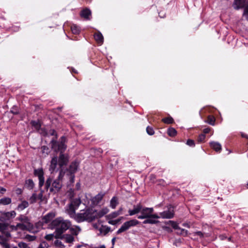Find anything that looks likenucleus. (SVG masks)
<instances>
[{
  "label": "nucleus",
  "instance_id": "3",
  "mask_svg": "<svg viewBox=\"0 0 248 248\" xmlns=\"http://www.w3.org/2000/svg\"><path fill=\"white\" fill-rule=\"evenodd\" d=\"M68 160L67 157L63 154L62 153H61L58 161L57 156H54L52 158L49 167L50 171H51V172L54 171L58 164L60 167L66 165Z\"/></svg>",
  "mask_w": 248,
  "mask_h": 248
},
{
  "label": "nucleus",
  "instance_id": "63",
  "mask_svg": "<svg viewBox=\"0 0 248 248\" xmlns=\"http://www.w3.org/2000/svg\"><path fill=\"white\" fill-rule=\"evenodd\" d=\"M11 248H19L16 247V246H14V247H11Z\"/></svg>",
  "mask_w": 248,
  "mask_h": 248
},
{
  "label": "nucleus",
  "instance_id": "33",
  "mask_svg": "<svg viewBox=\"0 0 248 248\" xmlns=\"http://www.w3.org/2000/svg\"><path fill=\"white\" fill-rule=\"evenodd\" d=\"M26 186L29 189L33 188L34 186V183L31 179H28L26 181Z\"/></svg>",
  "mask_w": 248,
  "mask_h": 248
},
{
  "label": "nucleus",
  "instance_id": "34",
  "mask_svg": "<svg viewBox=\"0 0 248 248\" xmlns=\"http://www.w3.org/2000/svg\"><path fill=\"white\" fill-rule=\"evenodd\" d=\"M37 200V195L36 193H33L31 196L29 198V201L30 203L32 204L36 202Z\"/></svg>",
  "mask_w": 248,
  "mask_h": 248
},
{
  "label": "nucleus",
  "instance_id": "60",
  "mask_svg": "<svg viewBox=\"0 0 248 248\" xmlns=\"http://www.w3.org/2000/svg\"><path fill=\"white\" fill-rule=\"evenodd\" d=\"M183 225L184 226H185V227H187V228H189V227H190V226H189V225L188 224H186V223H184V224H183Z\"/></svg>",
  "mask_w": 248,
  "mask_h": 248
},
{
  "label": "nucleus",
  "instance_id": "22",
  "mask_svg": "<svg viewBox=\"0 0 248 248\" xmlns=\"http://www.w3.org/2000/svg\"><path fill=\"white\" fill-rule=\"evenodd\" d=\"M98 230L100 234L105 235L109 232L110 228L106 226L101 225L98 227Z\"/></svg>",
  "mask_w": 248,
  "mask_h": 248
},
{
  "label": "nucleus",
  "instance_id": "39",
  "mask_svg": "<svg viewBox=\"0 0 248 248\" xmlns=\"http://www.w3.org/2000/svg\"><path fill=\"white\" fill-rule=\"evenodd\" d=\"M162 121L164 123L170 124H172L173 122V120L171 117H169L163 119Z\"/></svg>",
  "mask_w": 248,
  "mask_h": 248
},
{
  "label": "nucleus",
  "instance_id": "8",
  "mask_svg": "<svg viewBox=\"0 0 248 248\" xmlns=\"http://www.w3.org/2000/svg\"><path fill=\"white\" fill-rule=\"evenodd\" d=\"M160 217H162L163 218H171L174 216V211L173 207L170 206L168 210L167 211H164L162 212L159 213V216H158Z\"/></svg>",
  "mask_w": 248,
  "mask_h": 248
},
{
  "label": "nucleus",
  "instance_id": "56",
  "mask_svg": "<svg viewBox=\"0 0 248 248\" xmlns=\"http://www.w3.org/2000/svg\"><path fill=\"white\" fill-rule=\"evenodd\" d=\"M195 234L200 236L201 237L203 236V234L201 232H195Z\"/></svg>",
  "mask_w": 248,
  "mask_h": 248
},
{
  "label": "nucleus",
  "instance_id": "61",
  "mask_svg": "<svg viewBox=\"0 0 248 248\" xmlns=\"http://www.w3.org/2000/svg\"><path fill=\"white\" fill-rule=\"evenodd\" d=\"M111 242H112V245H113L115 242V238H112Z\"/></svg>",
  "mask_w": 248,
  "mask_h": 248
},
{
  "label": "nucleus",
  "instance_id": "41",
  "mask_svg": "<svg viewBox=\"0 0 248 248\" xmlns=\"http://www.w3.org/2000/svg\"><path fill=\"white\" fill-rule=\"evenodd\" d=\"M215 119L214 117L209 116L208 117L207 123L211 125H214Z\"/></svg>",
  "mask_w": 248,
  "mask_h": 248
},
{
  "label": "nucleus",
  "instance_id": "26",
  "mask_svg": "<svg viewBox=\"0 0 248 248\" xmlns=\"http://www.w3.org/2000/svg\"><path fill=\"white\" fill-rule=\"evenodd\" d=\"M29 206V203L26 201H22L17 206V209L19 210H23Z\"/></svg>",
  "mask_w": 248,
  "mask_h": 248
},
{
  "label": "nucleus",
  "instance_id": "7",
  "mask_svg": "<svg viewBox=\"0 0 248 248\" xmlns=\"http://www.w3.org/2000/svg\"><path fill=\"white\" fill-rule=\"evenodd\" d=\"M64 172L62 170H61L60 172L59 175L57 179L54 181L52 186V188H51V191L52 190L53 188H55L56 190L58 191L62 187V179L64 175Z\"/></svg>",
  "mask_w": 248,
  "mask_h": 248
},
{
  "label": "nucleus",
  "instance_id": "35",
  "mask_svg": "<svg viewBox=\"0 0 248 248\" xmlns=\"http://www.w3.org/2000/svg\"><path fill=\"white\" fill-rule=\"evenodd\" d=\"M19 248H31L28 244L23 242H20L17 244Z\"/></svg>",
  "mask_w": 248,
  "mask_h": 248
},
{
  "label": "nucleus",
  "instance_id": "48",
  "mask_svg": "<svg viewBox=\"0 0 248 248\" xmlns=\"http://www.w3.org/2000/svg\"><path fill=\"white\" fill-rule=\"evenodd\" d=\"M205 138V134H202L200 135L199 136L198 141L199 142H202L204 140Z\"/></svg>",
  "mask_w": 248,
  "mask_h": 248
},
{
  "label": "nucleus",
  "instance_id": "21",
  "mask_svg": "<svg viewBox=\"0 0 248 248\" xmlns=\"http://www.w3.org/2000/svg\"><path fill=\"white\" fill-rule=\"evenodd\" d=\"M55 146H58V150L61 151V153H62L66 149V145L63 141L58 144L56 142L53 143L52 148H55Z\"/></svg>",
  "mask_w": 248,
  "mask_h": 248
},
{
  "label": "nucleus",
  "instance_id": "52",
  "mask_svg": "<svg viewBox=\"0 0 248 248\" xmlns=\"http://www.w3.org/2000/svg\"><path fill=\"white\" fill-rule=\"evenodd\" d=\"M37 199L40 200L41 201H44L45 200V198L43 197L42 192H40L38 195H37Z\"/></svg>",
  "mask_w": 248,
  "mask_h": 248
},
{
  "label": "nucleus",
  "instance_id": "25",
  "mask_svg": "<svg viewBox=\"0 0 248 248\" xmlns=\"http://www.w3.org/2000/svg\"><path fill=\"white\" fill-rule=\"evenodd\" d=\"M156 217H147L143 223L144 224H155L158 222V221L156 220L155 219H157Z\"/></svg>",
  "mask_w": 248,
  "mask_h": 248
},
{
  "label": "nucleus",
  "instance_id": "11",
  "mask_svg": "<svg viewBox=\"0 0 248 248\" xmlns=\"http://www.w3.org/2000/svg\"><path fill=\"white\" fill-rule=\"evenodd\" d=\"M77 209L75 207L73 206L72 204L70 203L66 206V212L71 217L75 219V217L77 214H75V211Z\"/></svg>",
  "mask_w": 248,
  "mask_h": 248
},
{
  "label": "nucleus",
  "instance_id": "42",
  "mask_svg": "<svg viewBox=\"0 0 248 248\" xmlns=\"http://www.w3.org/2000/svg\"><path fill=\"white\" fill-rule=\"evenodd\" d=\"M177 233L184 236H186L187 234V231L180 228Z\"/></svg>",
  "mask_w": 248,
  "mask_h": 248
},
{
  "label": "nucleus",
  "instance_id": "2",
  "mask_svg": "<svg viewBox=\"0 0 248 248\" xmlns=\"http://www.w3.org/2000/svg\"><path fill=\"white\" fill-rule=\"evenodd\" d=\"M97 211L93 209H87L85 210L81 211L80 213L77 214L75 217V219L78 222H80L87 220L92 221L96 218Z\"/></svg>",
  "mask_w": 248,
  "mask_h": 248
},
{
  "label": "nucleus",
  "instance_id": "16",
  "mask_svg": "<svg viewBox=\"0 0 248 248\" xmlns=\"http://www.w3.org/2000/svg\"><path fill=\"white\" fill-rule=\"evenodd\" d=\"M142 209V206L140 204H138L134 206V208L132 210H129L128 213L130 216H133L141 212Z\"/></svg>",
  "mask_w": 248,
  "mask_h": 248
},
{
  "label": "nucleus",
  "instance_id": "44",
  "mask_svg": "<svg viewBox=\"0 0 248 248\" xmlns=\"http://www.w3.org/2000/svg\"><path fill=\"white\" fill-rule=\"evenodd\" d=\"M54 237H55V235H54V234H49L46 235L45 238L47 240L50 241L52 240Z\"/></svg>",
  "mask_w": 248,
  "mask_h": 248
},
{
  "label": "nucleus",
  "instance_id": "15",
  "mask_svg": "<svg viewBox=\"0 0 248 248\" xmlns=\"http://www.w3.org/2000/svg\"><path fill=\"white\" fill-rule=\"evenodd\" d=\"M59 238L62 239L63 240L68 243H72L75 239L74 236L71 234H62V236Z\"/></svg>",
  "mask_w": 248,
  "mask_h": 248
},
{
  "label": "nucleus",
  "instance_id": "19",
  "mask_svg": "<svg viewBox=\"0 0 248 248\" xmlns=\"http://www.w3.org/2000/svg\"><path fill=\"white\" fill-rule=\"evenodd\" d=\"M104 194L102 193H99L95 197H93L92 199V203L93 205H97L102 200Z\"/></svg>",
  "mask_w": 248,
  "mask_h": 248
},
{
  "label": "nucleus",
  "instance_id": "64",
  "mask_svg": "<svg viewBox=\"0 0 248 248\" xmlns=\"http://www.w3.org/2000/svg\"><path fill=\"white\" fill-rule=\"evenodd\" d=\"M42 222H38V225H39L40 224V225L42 226Z\"/></svg>",
  "mask_w": 248,
  "mask_h": 248
},
{
  "label": "nucleus",
  "instance_id": "36",
  "mask_svg": "<svg viewBox=\"0 0 248 248\" xmlns=\"http://www.w3.org/2000/svg\"><path fill=\"white\" fill-rule=\"evenodd\" d=\"M168 134L170 136L173 137L176 134V131L173 128H170L168 130Z\"/></svg>",
  "mask_w": 248,
  "mask_h": 248
},
{
  "label": "nucleus",
  "instance_id": "59",
  "mask_svg": "<svg viewBox=\"0 0 248 248\" xmlns=\"http://www.w3.org/2000/svg\"><path fill=\"white\" fill-rule=\"evenodd\" d=\"M163 228L164 229H165L166 230L168 231H170V232H171L172 230H170L169 227H164Z\"/></svg>",
  "mask_w": 248,
  "mask_h": 248
},
{
  "label": "nucleus",
  "instance_id": "38",
  "mask_svg": "<svg viewBox=\"0 0 248 248\" xmlns=\"http://www.w3.org/2000/svg\"><path fill=\"white\" fill-rule=\"evenodd\" d=\"M167 223L170 224L175 230H177L178 231L180 229V227L178 226L177 224L174 221L170 220Z\"/></svg>",
  "mask_w": 248,
  "mask_h": 248
},
{
  "label": "nucleus",
  "instance_id": "17",
  "mask_svg": "<svg viewBox=\"0 0 248 248\" xmlns=\"http://www.w3.org/2000/svg\"><path fill=\"white\" fill-rule=\"evenodd\" d=\"M16 215V213L14 211H12L11 212H5L2 214V217L4 220H9L10 218H12L15 217Z\"/></svg>",
  "mask_w": 248,
  "mask_h": 248
},
{
  "label": "nucleus",
  "instance_id": "5",
  "mask_svg": "<svg viewBox=\"0 0 248 248\" xmlns=\"http://www.w3.org/2000/svg\"><path fill=\"white\" fill-rule=\"evenodd\" d=\"M154 209L153 208L145 207L141 210V215L138 216V218L140 219L146 218L147 217L159 218L157 214H153Z\"/></svg>",
  "mask_w": 248,
  "mask_h": 248
},
{
  "label": "nucleus",
  "instance_id": "30",
  "mask_svg": "<svg viewBox=\"0 0 248 248\" xmlns=\"http://www.w3.org/2000/svg\"><path fill=\"white\" fill-rule=\"evenodd\" d=\"M118 204V202L117 199L115 197H113L110 201V207L114 209L116 208V206Z\"/></svg>",
  "mask_w": 248,
  "mask_h": 248
},
{
  "label": "nucleus",
  "instance_id": "40",
  "mask_svg": "<svg viewBox=\"0 0 248 248\" xmlns=\"http://www.w3.org/2000/svg\"><path fill=\"white\" fill-rule=\"evenodd\" d=\"M54 244L56 246L61 248H63L65 247L64 245H63V244L62 243V242H61L60 240H56L54 242Z\"/></svg>",
  "mask_w": 248,
  "mask_h": 248
},
{
  "label": "nucleus",
  "instance_id": "10",
  "mask_svg": "<svg viewBox=\"0 0 248 248\" xmlns=\"http://www.w3.org/2000/svg\"><path fill=\"white\" fill-rule=\"evenodd\" d=\"M34 174L38 177L39 181V186H42L44 183V177L43 170L42 169L35 170Z\"/></svg>",
  "mask_w": 248,
  "mask_h": 248
},
{
  "label": "nucleus",
  "instance_id": "45",
  "mask_svg": "<svg viewBox=\"0 0 248 248\" xmlns=\"http://www.w3.org/2000/svg\"><path fill=\"white\" fill-rule=\"evenodd\" d=\"M146 131H147V133L150 135H153L154 134V131L153 129L150 126L147 127Z\"/></svg>",
  "mask_w": 248,
  "mask_h": 248
},
{
  "label": "nucleus",
  "instance_id": "49",
  "mask_svg": "<svg viewBox=\"0 0 248 248\" xmlns=\"http://www.w3.org/2000/svg\"><path fill=\"white\" fill-rule=\"evenodd\" d=\"M123 217H121V219H117V220H109L108 222L110 224L115 225L116 223H117L119 221H120L121 219H123Z\"/></svg>",
  "mask_w": 248,
  "mask_h": 248
},
{
  "label": "nucleus",
  "instance_id": "43",
  "mask_svg": "<svg viewBox=\"0 0 248 248\" xmlns=\"http://www.w3.org/2000/svg\"><path fill=\"white\" fill-rule=\"evenodd\" d=\"M49 247V245L48 243L45 241H43L41 242L38 248H48Z\"/></svg>",
  "mask_w": 248,
  "mask_h": 248
},
{
  "label": "nucleus",
  "instance_id": "54",
  "mask_svg": "<svg viewBox=\"0 0 248 248\" xmlns=\"http://www.w3.org/2000/svg\"><path fill=\"white\" fill-rule=\"evenodd\" d=\"M6 191V189L3 187H0V193L3 194Z\"/></svg>",
  "mask_w": 248,
  "mask_h": 248
},
{
  "label": "nucleus",
  "instance_id": "55",
  "mask_svg": "<svg viewBox=\"0 0 248 248\" xmlns=\"http://www.w3.org/2000/svg\"><path fill=\"white\" fill-rule=\"evenodd\" d=\"M210 128H205L203 129V133L205 134L209 133L210 132Z\"/></svg>",
  "mask_w": 248,
  "mask_h": 248
},
{
  "label": "nucleus",
  "instance_id": "20",
  "mask_svg": "<svg viewBox=\"0 0 248 248\" xmlns=\"http://www.w3.org/2000/svg\"><path fill=\"white\" fill-rule=\"evenodd\" d=\"M80 16L86 19H90L91 16V11L88 9H85L81 11Z\"/></svg>",
  "mask_w": 248,
  "mask_h": 248
},
{
  "label": "nucleus",
  "instance_id": "53",
  "mask_svg": "<svg viewBox=\"0 0 248 248\" xmlns=\"http://www.w3.org/2000/svg\"><path fill=\"white\" fill-rule=\"evenodd\" d=\"M51 182H52V180L50 178H49L46 180V188H48V187L50 186Z\"/></svg>",
  "mask_w": 248,
  "mask_h": 248
},
{
  "label": "nucleus",
  "instance_id": "62",
  "mask_svg": "<svg viewBox=\"0 0 248 248\" xmlns=\"http://www.w3.org/2000/svg\"><path fill=\"white\" fill-rule=\"evenodd\" d=\"M17 193H21V190H20V189H17Z\"/></svg>",
  "mask_w": 248,
  "mask_h": 248
},
{
  "label": "nucleus",
  "instance_id": "58",
  "mask_svg": "<svg viewBox=\"0 0 248 248\" xmlns=\"http://www.w3.org/2000/svg\"><path fill=\"white\" fill-rule=\"evenodd\" d=\"M42 149L43 152H45L46 150H47L48 148H47V147L44 146L42 147Z\"/></svg>",
  "mask_w": 248,
  "mask_h": 248
},
{
  "label": "nucleus",
  "instance_id": "23",
  "mask_svg": "<svg viewBox=\"0 0 248 248\" xmlns=\"http://www.w3.org/2000/svg\"><path fill=\"white\" fill-rule=\"evenodd\" d=\"M123 210V208L122 207H120L118 211L110 214L108 216V217L110 219L115 218L119 215H120L122 214Z\"/></svg>",
  "mask_w": 248,
  "mask_h": 248
},
{
  "label": "nucleus",
  "instance_id": "18",
  "mask_svg": "<svg viewBox=\"0 0 248 248\" xmlns=\"http://www.w3.org/2000/svg\"><path fill=\"white\" fill-rule=\"evenodd\" d=\"M94 38L99 45L103 44L104 38L101 32H95L94 34Z\"/></svg>",
  "mask_w": 248,
  "mask_h": 248
},
{
  "label": "nucleus",
  "instance_id": "51",
  "mask_svg": "<svg viewBox=\"0 0 248 248\" xmlns=\"http://www.w3.org/2000/svg\"><path fill=\"white\" fill-rule=\"evenodd\" d=\"M186 144L190 146H194L195 145L194 141L192 140H188Z\"/></svg>",
  "mask_w": 248,
  "mask_h": 248
},
{
  "label": "nucleus",
  "instance_id": "47",
  "mask_svg": "<svg viewBox=\"0 0 248 248\" xmlns=\"http://www.w3.org/2000/svg\"><path fill=\"white\" fill-rule=\"evenodd\" d=\"M26 238L29 241H32L36 239V237L34 235H27Z\"/></svg>",
  "mask_w": 248,
  "mask_h": 248
},
{
  "label": "nucleus",
  "instance_id": "27",
  "mask_svg": "<svg viewBox=\"0 0 248 248\" xmlns=\"http://www.w3.org/2000/svg\"><path fill=\"white\" fill-rule=\"evenodd\" d=\"M0 244L2 246L3 248H11L10 245L7 242L6 239L4 238L3 236L1 237Z\"/></svg>",
  "mask_w": 248,
  "mask_h": 248
},
{
  "label": "nucleus",
  "instance_id": "14",
  "mask_svg": "<svg viewBox=\"0 0 248 248\" xmlns=\"http://www.w3.org/2000/svg\"><path fill=\"white\" fill-rule=\"evenodd\" d=\"M56 216L54 212L48 213L42 218V223H47L50 222Z\"/></svg>",
  "mask_w": 248,
  "mask_h": 248
},
{
  "label": "nucleus",
  "instance_id": "9",
  "mask_svg": "<svg viewBox=\"0 0 248 248\" xmlns=\"http://www.w3.org/2000/svg\"><path fill=\"white\" fill-rule=\"evenodd\" d=\"M78 163L76 162H74L71 163L69 166L68 170V174L70 175V179L72 182H74V174L77 171L78 168Z\"/></svg>",
  "mask_w": 248,
  "mask_h": 248
},
{
  "label": "nucleus",
  "instance_id": "24",
  "mask_svg": "<svg viewBox=\"0 0 248 248\" xmlns=\"http://www.w3.org/2000/svg\"><path fill=\"white\" fill-rule=\"evenodd\" d=\"M210 145L212 148H213L216 151L219 152L221 149V146L220 144L217 142H211Z\"/></svg>",
  "mask_w": 248,
  "mask_h": 248
},
{
  "label": "nucleus",
  "instance_id": "13",
  "mask_svg": "<svg viewBox=\"0 0 248 248\" xmlns=\"http://www.w3.org/2000/svg\"><path fill=\"white\" fill-rule=\"evenodd\" d=\"M247 1H248V0H234L233 7L236 10L243 8L244 5H245V2Z\"/></svg>",
  "mask_w": 248,
  "mask_h": 248
},
{
  "label": "nucleus",
  "instance_id": "6",
  "mask_svg": "<svg viewBox=\"0 0 248 248\" xmlns=\"http://www.w3.org/2000/svg\"><path fill=\"white\" fill-rule=\"evenodd\" d=\"M139 222L136 219H132L126 221L124 222L121 227V228L117 231V233L120 234L124 232H125L128 230L131 227L135 226L139 224Z\"/></svg>",
  "mask_w": 248,
  "mask_h": 248
},
{
  "label": "nucleus",
  "instance_id": "37",
  "mask_svg": "<svg viewBox=\"0 0 248 248\" xmlns=\"http://www.w3.org/2000/svg\"><path fill=\"white\" fill-rule=\"evenodd\" d=\"M31 124L32 126H33L35 129L37 130L39 129L41 125L39 122L33 121H31Z\"/></svg>",
  "mask_w": 248,
  "mask_h": 248
},
{
  "label": "nucleus",
  "instance_id": "4",
  "mask_svg": "<svg viewBox=\"0 0 248 248\" xmlns=\"http://www.w3.org/2000/svg\"><path fill=\"white\" fill-rule=\"evenodd\" d=\"M17 219L21 222L20 223L16 224V228L17 229L27 230L31 228L32 225L30 223V220L26 216L24 215H20Z\"/></svg>",
  "mask_w": 248,
  "mask_h": 248
},
{
  "label": "nucleus",
  "instance_id": "28",
  "mask_svg": "<svg viewBox=\"0 0 248 248\" xmlns=\"http://www.w3.org/2000/svg\"><path fill=\"white\" fill-rule=\"evenodd\" d=\"M108 212V209L107 208L102 209L99 212H97L96 218L101 217Z\"/></svg>",
  "mask_w": 248,
  "mask_h": 248
},
{
  "label": "nucleus",
  "instance_id": "1",
  "mask_svg": "<svg viewBox=\"0 0 248 248\" xmlns=\"http://www.w3.org/2000/svg\"><path fill=\"white\" fill-rule=\"evenodd\" d=\"M51 226L55 229V238H59L71 226V222L69 220L59 217L51 222Z\"/></svg>",
  "mask_w": 248,
  "mask_h": 248
},
{
  "label": "nucleus",
  "instance_id": "31",
  "mask_svg": "<svg viewBox=\"0 0 248 248\" xmlns=\"http://www.w3.org/2000/svg\"><path fill=\"white\" fill-rule=\"evenodd\" d=\"M243 16L248 19V1L245 2V5H244Z\"/></svg>",
  "mask_w": 248,
  "mask_h": 248
},
{
  "label": "nucleus",
  "instance_id": "46",
  "mask_svg": "<svg viewBox=\"0 0 248 248\" xmlns=\"http://www.w3.org/2000/svg\"><path fill=\"white\" fill-rule=\"evenodd\" d=\"M3 234L1 236H3L4 238L6 239V240H7L10 237L11 235L10 233L8 232H3Z\"/></svg>",
  "mask_w": 248,
  "mask_h": 248
},
{
  "label": "nucleus",
  "instance_id": "50",
  "mask_svg": "<svg viewBox=\"0 0 248 248\" xmlns=\"http://www.w3.org/2000/svg\"><path fill=\"white\" fill-rule=\"evenodd\" d=\"M6 229V226L3 223H0V231L2 232H4Z\"/></svg>",
  "mask_w": 248,
  "mask_h": 248
},
{
  "label": "nucleus",
  "instance_id": "57",
  "mask_svg": "<svg viewBox=\"0 0 248 248\" xmlns=\"http://www.w3.org/2000/svg\"><path fill=\"white\" fill-rule=\"evenodd\" d=\"M72 31L78 30V27L76 25H73L71 27Z\"/></svg>",
  "mask_w": 248,
  "mask_h": 248
},
{
  "label": "nucleus",
  "instance_id": "29",
  "mask_svg": "<svg viewBox=\"0 0 248 248\" xmlns=\"http://www.w3.org/2000/svg\"><path fill=\"white\" fill-rule=\"evenodd\" d=\"M11 202V199L10 198L4 197L0 199V204L2 205H8Z\"/></svg>",
  "mask_w": 248,
  "mask_h": 248
},
{
  "label": "nucleus",
  "instance_id": "32",
  "mask_svg": "<svg viewBox=\"0 0 248 248\" xmlns=\"http://www.w3.org/2000/svg\"><path fill=\"white\" fill-rule=\"evenodd\" d=\"M70 203L77 209L81 203V201L79 199H76L73 200Z\"/></svg>",
  "mask_w": 248,
  "mask_h": 248
},
{
  "label": "nucleus",
  "instance_id": "12",
  "mask_svg": "<svg viewBox=\"0 0 248 248\" xmlns=\"http://www.w3.org/2000/svg\"><path fill=\"white\" fill-rule=\"evenodd\" d=\"M71 233V234L74 236H77L79 233L81 231V229L79 226L74 225L71 226L68 229Z\"/></svg>",
  "mask_w": 248,
  "mask_h": 248
}]
</instances>
